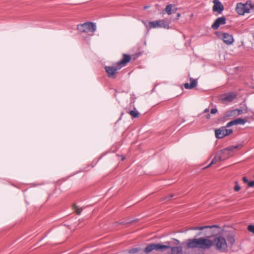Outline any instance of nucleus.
I'll use <instances>...</instances> for the list:
<instances>
[{"label": "nucleus", "mask_w": 254, "mask_h": 254, "mask_svg": "<svg viewBox=\"0 0 254 254\" xmlns=\"http://www.w3.org/2000/svg\"><path fill=\"white\" fill-rule=\"evenodd\" d=\"M213 246L212 241L206 238L189 239L187 244L188 248H199L209 249Z\"/></svg>", "instance_id": "1"}, {"label": "nucleus", "mask_w": 254, "mask_h": 254, "mask_svg": "<svg viewBox=\"0 0 254 254\" xmlns=\"http://www.w3.org/2000/svg\"><path fill=\"white\" fill-rule=\"evenodd\" d=\"M130 60V56L128 55L124 54L123 58L116 63L118 67L111 66H106L105 67L106 72L108 73V77L110 78H115L116 74L118 70L121 69L122 67L125 66L127 63Z\"/></svg>", "instance_id": "2"}, {"label": "nucleus", "mask_w": 254, "mask_h": 254, "mask_svg": "<svg viewBox=\"0 0 254 254\" xmlns=\"http://www.w3.org/2000/svg\"><path fill=\"white\" fill-rule=\"evenodd\" d=\"M236 10L239 15H244L246 13H251L254 11V4L251 1L246 3H238L236 7Z\"/></svg>", "instance_id": "3"}, {"label": "nucleus", "mask_w": 254, "mask_h": 254, "mask_svg": "<svg viewBox=\"0 0 254 254\" xmlns=\"http://www.w3.org/2000/svg\"><path fill=\"white\" fill-rule=\"evenodd\" d=\"M213 242V246L216 247L217 250L221 252H226L227 251V243L226 240L221 236H217L214 238Z\"/></svg>", "instance_id": "4"}, {"label": "nucleus", "mask_w": 254, "mask_h": 254, "mask_svg": "<svg viewBox=\"0 0 254 254\" xmlns=\"http://www.w3.org/2000/svg\"><path fill=\"white\" fill-rule=\"evenodd\" d=\"M229 151L228 149H224L218 152L211 161L210 164L206 168H208L212 164H216L220 161L226 160L229 157Z\"/></svg>", "instance_id": "5"}, {"label": "nucleus", "mask_w": 254, "mask_h": 254, "mask_svg": "<svg viewBox=\"0 0 254 254\" xmlns=\"http://www.w3.org/2000/svg\"><path fill=\"white\" fill-rule=\"evenodd\" d=\"M77 29L81 32H94L96 30V26L95 23L92 22H85L77 25Z\"/></svg>", "instance_id": "6"}, {"label": "nucleus", "mask_w": 254, "mask_h": 254, "mask_svg": "<svg viewBox=\"0 0 254 254\" xmlns=\"http://www.w3.org/2000/svg\"><path fill=\"white\" fill-rule=\"evenodd\" d=\"M169 23L165 19H161L149 22L148 26L149 28H163L168 29L170 28Z\"/></svg>", "instance_id": "7"}, {"label": "nucleus", "mask_w": 254, "mask_h": 254, "mask_svg": "<svg viewBox=\"0 0 254 254\" xmlns=\"http://www.w3.org/2000/svg\"><path fill=\"white\" fill-rule=\"evenodd\" d=\"M169 245H162L161 244H152L148 245L144 249V252L146 254H148L152 250L164 251L169 249Z\"/></svg>", "instance_id": "8"}, {"label": "nucleus", "mask_w": 254, "mask_h": 254, "mask_svg": "<svg viewBox=\"0 0 254 254\" xmlns=\"http://www.w3.org/2000/svg\"><path fill=\"white\" fill-rule=\"evenodd\" d=\"M233 132L232 129H227L226 127H223L215 131V136L218 138H222L230 135Z\"/></svg>", "instance_id": "9"}, {"label": "nucleus", "mask_w": 254, "mask_h": 254, "mask_svg": "<svg viewBox=\"0 0 254 254\" xmlns=\"http://www.w3.org/2000/svg\"><path fill=\"white\" fill-rule=\"evenodd\" d=\"M214 5L212 7V10L214 12H217L218 14L222 13L224 10V6L219 0H213Z\"/></svg>", "instance_id": "10"}, {"label": "nucleus", "mask_w": 254, "mask_h": 254, "mask_svg": "<svg viewBox=\"0 0 254 254\" xmlns=\"http://www.w3.org/2000/svg\"><path fill=\"white\" fill-rule=\"evenodd\" d=\"M236 98V95L234 93H228L222 95L221 96V99L222 103H227L232 101Z\"/></svg>", "instance_id": "11"}, {"label": "nucleus", "mask_w": 254, "mask_h": 254, "mask_svg": "<svg viewBox=\"0 0 254 254\" xmlns=\"http://www.w3.org/2000/svg\"><path fill=\"white\" fill-rule=\"evenodd\" d=\"M226 22V19L225 17L222 16L219 17L216 19L215 22L212 25L211 27L214 30L218 29L219 26L221 25H224Z\"/></svg>", "instance_id": "12"}, {"label": "nucleus", "mask_w": 254, "mask_h": 254, "mask_svg": "<svg viewBox=\"0 0 254 254\" xmlns=\"http://www.w3.org/2000/svg\"><path fill=\"white\" fill-rule=\"evenodd\" d=\"M222 39L223 42L228 45L232 44L234 42L232 35L226 33H223Z\"/></svg>", "instance_id": "13"}, {"label": "nucleus", "mask_w": 254, "mask_h": 254, "mask_svg": "<svg viewBox=\"0 0 254 254\" xmlns=\"http://www.w3.org/2000/svg\"><path fill=\"white\" fill-rule=\"evenodd\" d=\"M177 10V8L176 7L175 5L170 4L166 6L165 9L163 11V13H164L165 12L168 15H171L173 13H175Z\"/></svg>", "instance_id": "14"}, {"label": "nucleus", "mask_w": 254, "mask_h": 254, "mask_svg": "<svg viewBox=\"0 0 254 254\" xmlns=\"http://www.w3.org/2000/svg\"><path fill=\"white\" fill-rule=\"evenodd\" d=\"M190 84L186 83L184 84V87L186 89H192L195 87L197 84V79H194L192 78H190Z\"/></svg>", "instance_id": "15"}, {"label": "nucleus", "mask_w": 254, "mask_h": 254, "mask_svg": "<svg viewBox=\"0 0 254 254\" xmlns=\"http://www.w3.org/2000/svg\"><path fill=\"white\" fill-rule=\"evenodd\" d=\"M171 248V254H179L182 251V248L181 247H170Z\"/></svg>", "instance_id": "16"}, {"label": "nucleus", "mask_w": 254, "mask_h": 254, "mask_svg": "<svg viewBox=\"0 0 254 254\" xmlns=\"http://www.w3.org/2000/svg\"><path fill=\"white\" fill-rule=\"evenodd\" d=\"M217 227L216 225H212V226H198V227H191L189 229L190 230H202L205 228H212L213 227Z\"/></svg>", "instance_id": "17"}, {"label": "nucleus", "mask_w": 254, "mask_h": 254, "mask_svg": "<svg viewBox=\"0 0 254 254\" xmlns=\"http://www.w3.org/2000/svg\"><path fill=\"white\" fill-rule=\"evenodd\" d=\"M227 240L228 242L231 245H233L235 242L234 237L232 235H229L227 236Z\"/></svg>", "instance_id": "18"}, {"label": "nucleus", "mask_w": 254, "mask_h": 254, "mask_svg": "<svg viewBox=\"0 0 254 254\" xmlns=\"http://www.w3.org/2000/svg\"><path fill=\"white\" fill-rule=\"evenodd\" d=\"M236 125H244L246 123V120L238 118L234 120Z\"/></svg>", "instance_id": "19"}, {"label": "nucleus", "mask_w": 254, "mask_h": 254, "mask_svg": "<svg viewBox=\"0 0 254 254\" xmlns=\"http://www.w3.org/2000/svg\"><path fill=\"white\" fill-rule=\"evenodd\" d=\"M129 114L133 118H137L139 116V113L136 110H132L129 112Z\"/></svg>", "instance_id": "20"}, {"label": "nucleus", "mask_w": 254, "mask_h": 254, "mask_svg": "<svg viewBox=\"0 0 254 254\" xmlns=\"http://www.w3.org/2000/svg\"><path fill=\"white\" fill-rule=\"evenodd\" d=\"M174 195L173 194H171L167 196H164L161 198V201H167L170 200L171 198H172Z\"/></svg>", "instance_id": "21"}, {"label": "nucleus", "mask_w": 254, "mask_h": 254, "mask_svg": "<svg viewBox=\"0 0 254 254\" xmlns=\"http://www.w3.org/2000/svg\"><path fill=\"white\" fill-rule=\"evenodd\" d=\"M73 208L78 215H79L81 213V211H82V208H79L75 204L73 205Z\"/></svg>", "instance_id": "22"}, {"label": "nucleus", "mask_w": 254, "mask_h": 254, "mask_svg": "<svg viewBox=\"0 0 254 254\" xmlns=\"http://www.w3.org/2000/svg\"><path fill=\"white\" fill-rule=\"evenodd\" d=\"M235 187L234 188V190L235 191H238L241 189V187L239 186L238 182L237 181L235 182Z\"/></svg>", "instance_id": "23"}, {"label": "nucleus", "mask_w": 254, "mask_h": 254, "mask_svg": "<svg viewBox=\"0 0 254 254\" xmlns=\"http://www.w3.org/2000/svg\"><path fill=\"white\" fill-rule=\"evenodd\" d=\"M248 230L254 234V225H250L248 227Z\"/></svg>", "instance_id": "24"}, {"label": "nucleus", "mask_w": 254, "mask_h": 254, "mask_svg": "<svg viewBox=\"0 0 254 254\" xmlns=\"http://www.w3.org/2000/svg\"><path fill=\"white\" fill-rule=\"evenodd\" d=\"M234 125H236L235 120L231 121L229 122V123H228L226 127H231Z\"/></svg>", "instance_id": "25"}, {"label": "nucleus", "mask_w": 254, "mask_h": 254, "mask_svg": "<svg viewBox=\"0 0 254 254\" xmlns=\"http://www.w3.org/2000/svg\"><path fill=\"white\" fill-rule=\"evenodd\" d=\"M248 185L249 186V187H250V188H252L253 187H254V181H249V182L248 183Z\"/></svg>", "instance_id": "26"}, {"label": "nucleus", "mask_w": 254, "mask_h": 254, "mask_svg": "<svg viewBox=\"0 0 254 254\" xmlns=\"http://www.w3.org/2000/svg\"><path fill=\"white\" fill-rule=\"evenodd\" d=\"M217 112V110L216 108L212 109L210 111V113L212 114H216Z\"/></svg>", "instance_id": "27"}, {"label": "nucleus", "mask_w": 254, "mask_h": 254, "mask_svg": "<svg viewBox=\"0 0 254 254\" xmlns=\"http://www.w3.org/2000/svg\"><path fill=\"white\" fill-rule=\"evenodd\" d=\"M242 180L245 183H247L248 184V183L249 182L248 180L247 179V178L246 177H244L242 178Z\"/></svg>", "instance_id": "28"}, {"label": "nucleus", "mask_w": 254, "mask_h": 254, "mask_svg": "<svg viewBox=\"0 0 254 254\" xmlns=\"http://www.w3.org/2000/svg\"><path fill=\"white\" fill-rule=\"evenodd\" d=\"M238 112V114L240 115V114H241L242 113V110H233L232 112Z\"/></svg>", "instance_id": "29"}, {"label": "nucleus", "mask_w": 254, "mask_h": 254, "mask_svg": "<svg viewBox=\"0 0 254 254\" xmlns=\"http://www.w3.org/2000/svg\"><path fill=\"white\" fill-rule=\"evenodd\" d=\"M209 111V109H208V108H206V109H205L204 110L203 113H208Z\"/></svg>", "instance_id": "30"}, {"label": "nucleus", "mask_w": 254, "mask_h": 254, "mask_svg": "<svg viewBox=\"0 0 254 254\" xmlns=\"http://www.w3.org/2000/svg\"><path fill=\"white\" fill-rule=\"evenodd\" d=\"M206 118L207 119H209L210 118V115L209 114H207L206 116Z\"/></svg>", "instance_id": "31"}, {"label": "nucleus", "mask_w": 254, "mask_h": 254, "mask_svg": "<svg viewBox=\"0 0 254 254\" xmlns=\"http://www.w3.org/2000/svg\"><path fill=\"white\" fill-rule=\"evenodd\" d=\"M181 16V14L180 13H177V19H179Z\"/></svg>", "instance_id": "32"}, {"label": "nucleus", "mask_w": 254, "mask_h": 254, "mask_svg": "<svg viewBox=\"0 0 254 254\" xmlns=\"http://www.w3.org/2000/svg\"><path fill=\"white\" fill-rule=\"evenodd\" d=\"M148 7V6H145L144 7V9H146V8H147Z\"/></svg>", "instance_id": "33"}, {"label": "nucleus", "mask_w": 254, "mask_h": 254, "mask_svg": "<svg viewBox=\"0 0 254 254\" xmlns=\"http://www.w3.org/2000/svg\"><path fill=\"white\" fill-rule=\"evenodd\" d=\"M125 159V157H123L122 159V160H124V159Z\"/></svg>", "instance_id": "34"}]
</instances>
